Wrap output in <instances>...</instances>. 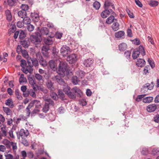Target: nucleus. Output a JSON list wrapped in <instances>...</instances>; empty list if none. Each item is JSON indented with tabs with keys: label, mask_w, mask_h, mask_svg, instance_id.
Listing matches in <instances>:
<instances>
[{
	"label": "nucleus",
	"mask_w": 159,
	"mask_h": 159,
	"mask_svg": "<svg viewBox=\"0 0 159 159\" xmlns=\"http://www.w3.org/2000/svg\"><path fill=\"white\" fill-rule=\"evenodd\" d=\"M70 71V70L66 63L61 62H60L57 71L58 74L62 76H64L66 75H69Z\"/></svg>",
	"instance_id": "f257e3e1"
},
{
	"label": "nucleus",
	"mask_w": 159,
	"mask_h": 159,
	"mask_svg": "<svg viewBox=\"0 0 159 159\" xmlns=\"http://www.w3.org/2000/svg\"><path fill=\"white\" fill-rule=\"evenodd\" d=\"M140 54H141L143 56L146 54L144 48L141 45L139 46L138 49H135L134 50L132 55L133 58L134 59H136L139 57Z\"/></svg>",
	"instance_id": "f03ea898"
},
{
	"label": "nucleus",
	"mask_w": 159,
	"mask_h": 159,
	"mask_svg": "<svg viewBox=\"0 0 159 159\" xmlns=\"http://www.w3.org/2000/svg\"><path fill=\"white\" fill-rule=\"evenodd\" d=\"M44 100L45 102L43 106L42 111L43 112L46 113L49 110L50 106H54V102L50 98H45L44 99Z\"/></svg>",
	"instance_id": "7ed1b4c3"
},
{
	"label": "nucleus",
	"mask_w": 159,
	"mask_h": 159,
	"mask_svg": "<svg viewBox=\"0 0 159 159\" xmlns=\"http://www.w3.org/2000/svg\"><path fill=\"white\" fill-rule=\"evenodd\" d=\"M30 39L32 43L35 44H39L42 40L41 34L38 32H36L34 34L31 35Z\"/></svg>",
	"instance_id": "20e7f679"
},
{
	"label": "nucleus",
	"mask_w": 159,
	"mask_h": 159,
	"mask_svg": "<svg viewBox=\"0 0 159 159\" xmlns=\"http://www.w3.org/2000/svg\"><path fill=\"white\" fill-rule=\"evenodd\" d=\"M63 89L64 92L69 98L73 99L76 98V94H75L73 88L72 89H70V87L67 85Z\"/></svg>",
	"instance_id": "39448f33"
},
{
	"label": "nucleus",
	"mask_w": 159,
	"mask_h": 159,
	"mask_svg": "<svg viewBox=\"0 0 159 159\" xmlns=\"http://www.w3.org/2000/svg\"><path fill=\"white\" fill-rule=\"evenodd\" d=\"M27 62L28 64V66L31 67V68H32L34 66L36 67L39 65L38 61L36 58L34 57H28L27 58Z\"/></svg>",
	"instance_id": "423d86ee"
},
{
	"label": "nucleus",
	"mask_w": 159,
	"mask_h": 159,
	"mask_svg": "<svg viewBox=\"0 0 159 159\" xmlns=\"http://www.w3.org/2000/svg\"><path fill=\"white\" fill-rule=\"evenodd\" d=\"M29 134V132L28 130H25L23 129H21L19 132V135H17V138L18 139H20L21 137L22 139H25Z\"/></svg>",
	"instance_id": "0eeeda50"
},
{
	"label": "nucleus",
	"mask_w": 159,
	"mask_h": 159,
	"mask_svg": "<svg viewBox=\"0 0 159 159\" xmlns=\"http://www.w3.org/2000/svg\"><path fill=\"white\" fill-rule=\"evenodd\" d=\"M70 49L69 47L63 45L61 48L60 52L63 57H65L70 52Z\"/></svg>",
	"instance_id": "6e6552de"
},
{
	"label": "nucleus",
	"mask_w": 159,
	"mask_h": 159,
	"mask_svg": "<svg viewBox=\"0 0 159 159\" xmlns=\"http://www.w3.org/2000/svg\"><path fill=\"white\" fill-rule=\"evenodd\" d=\"M40 52H38L36 54V56L39 60L40 65L43 67H46L47 65V61L43 58L42 56L40 55Z\"/></svg>",
	"instance_id": "1a4fd4ad"
},
{
	"label": "nucleus",
	"mask_w": 159,
	"mask_h": 159,
	"mask_svg": "<svg viewBox=\"0 0 159 159\" xmlns=\"http://www.w3.org/2000/svg\"><path fill=\"white\" fill-rule=\"evenodd\" d=\"M77 60V56L75 54H72L69 55L67 57V61L71 64L75 62Z\"/></svg>",
	"instance_id": "9d476101"
},
{
	"label": "nucleus",
	"mask_w": 159,
	"mask_h": 159,
	"mask_svg": "<svg viewBox=\"0 0 159 159\" xmlns=\"http://www.w3.org/2000/svg\"><path fill=\"white\" fill-rule=\"evenodd\" d=\"M55 80L60 85L63 86V88L67 86L64 80L59 75H56L55 77Z\"/></svg>",
	"instance_id": "9b49d317"
},
{
	"label": "nucleus",
	"mask_w": 159,
	"mask_h": 159,
	"mask_svg": "<svg viewBox=\"0 0 159 159\" xmlns=\"http://www.w3.org/2000/svg\"><path fill=\"white\" fill-rule=\"evenodd\" d=\"M157 108V105L155 104H150L147 107V111L150 112H153L155 111Z\"/></svg>",
	"instance_id": "f8f14e48"
},
{
	"label": "nucleus",
	"mask_w": 159,
	"mask_h": 159,
	"mask_svg": "<svg viewBox=\"0 0 159 159\" xmlns=\"http://www.w3.org/2000/svg\"><path fill=\"white\" fill-rule=\"evenodd\" d=\"M28 80L29 84L31 85L32 88L34 90H36L37 85L35 81L32 77L28 78Z\"/></svg>",
	"instance_id": "ddd939ff"
},
{
	"label": "nucleus",
	"mask_w": 159,
	"mask_h": 159,
	"mask_svg": "<svg viewBox=\"0 0 159 159\" xmlns=\"http://www.w3.org/2000/svg\"><path fill=\"white\" fill-rule=\"evenodd\" d=\"M93 63V60L90 58H89L84 61L83 62V64L85 67H89L91 66Z\"/></svg>",
	"instance_id": "4468645a"
},
{
	"label": "nucleus",
	"mask_w": 159,
	"mask_h": 159,
	"mask_svg": "<svg viewBox=\"0 0 159 159\" xmlns=\"http://www.w3.org/2000/svg\"><path fill=\"white\" fill-rule=\"evenodd\" d=\"M31 17L32 20L34 22H38L39 19V16L37 13H31Z\"/></svg>",
	"instance_id": "2eb2a0df"
},
{
	"label": "nucleus",
	"mask_w": 159,
	"mask_h": 159,
	"mask_svg": "<svg viewBox=\"0 0 159 159\" xmlns=\"http://www.w3.org/2000/svg\"><path fill=\"white\" fill-rule=\"evenodd\" d=\"M110 6H111L113 9H115L114 5L112 3L111 0H105L104 4L105 8L108 9Z\"/></svg>",
	"instance_id": "dca6fc26"
},
{
	"label": "nucleus",
	"mask_w": 159,
	"mask_h": 159,
	"mask_svg": "<svg viewBox=\"0 0 159 159\" xmlns=\"http://www.w3.org/2000/svg\"><path fill=\"white\" fill-rule=\"evenodd\" d=\"M49 49V47L48 46H43L41 49L42 53L45 57L47 56L48 54V51Z\"/></svg>",
	"instance_id": "f3484780"
},
{
	"label": "nucleus",
	"mask_w": 159,
	"mask_h": 159,
	"mask_svg": "<svg viewBox=\"0 0 159 159\" xmlns=\"http://www.w3.org/2000/svg\"><path fill=\"white\" fill-rule=\"evenodd\" d=\"M145 64V61L143 59L139 58L138 59L136 62V64L138 66L140 67H142Z\"/></svg>",
	"instance_id": "a211bd4d"
},
{
	"label": "nucleus",
	"mask_w": 159,
	"mask_h": 159,
	"mask_svg": "<svg viewBox=\"0 0 159 159\" xmlns=\"http://www.w3.org/2000/svg\"><path fill=\"white\" fill-rule=\"evenodd\" d=\"M49 65L50 68L53 70H57V68L56 63L55 61L52 60H51L49 62Z\"/></svg>",
	"instance_id": "6ab92c4d"
},
{
	"label": "nucleus",
	"mask_w": 159,
	"mask_h": 159,
	"mask_svg": "<svg viewBox=\"0 0 159 159\" xmlns=\"http://www.w3.org/2000/svg\"><path fill=\"white\" fill-rule=\"evenodd\" d=\"M73 90L74 91L75 94H76L78 97H80L83 95L80 89L76 87L73 88Z\"/></svg>",
	"instance_id": "aec40b11"
},
{
	"label": "nucleus",
	"mask_w": 159,
	"mask_h": 159,
	"mask_svg": "<svg viewBox=\"0 0 159 159\" xmlns=\"http://www.w3.org/2000/svg\"><path fill=\"white\" fill-rule=\"evenodd\" d=\"M110 14L109 10L106 9L102 11L101 13V16L103 18H107Z\"/></svg>",
	"instance_id": "412c9836"
},
{
	"label": "nucleus",
	"mask_w": 159,
	"mask_h": 159,
	"mask_svg": "<svg viewBox=\"0 0 159 159\" xmlns=\"http://www.w3.org/2000/svg\"><path fill=\"white\" fill-rule=\"evenodd\" d=\"M49 33L48 30L46 27H44L42 28L40 31L39 33L41 35H47Z\"/></svg>",
	"instance_id": "4be33fe9"
},
{
	"label": "nucleus",
	"mask_w": 159,
	"mask_h": 159,
	"mask_svg": "<svg viewBox=\"0 0 159 159\" xmlns=\"http://www.w3.org/2000/svg\"><path fill=\"white\" fill-rule=\"evenodd\" d=\"M48 88L51 91H53L55 89L53 86V83L51 80H48L46 83Z\"/></svg>",
	"instance_id": "5701e85b"
},
{
	"label": "nucleus",
	"mask_w": 159,
	"mask_h": 159,
	"mask_svg": "<svg viewBox=\"0 0 159 159\" xmlns=\"http://www.w3.org/2000/svg\"><path fill=\"white\" fill-rule=\"evenodd\" d=\"M117 20L116 19H115L114 16L113 15H111L106 20V22L108 24H110L113 21H116Z\"/></svg>",
	"instance_id": "b1692460"
},
{
	"label": "nucleus",
	"mask_w": 159,
	"mask_h": 159,
	"mask_svg": "<svg viewBox=\"0 0 159 159\" xmlns=\"http://www.w3.org/2000/svg\"><path fill=\"white\" fill-rule=\"evenodd\" d=\"M21 70L25 74H27L28 72L31 73L33 71V69L31 67H30L29 66H27L26 68H23L21 69Z\"/></svg>",
	"instance_id": "393cba45"
},
{
	"label": "nucleus",
	"mask_w": 159,
	"mask_h": 159,
	"mask_svg": "<svg viewBox=\"0 0 159 159\" xmlns=\"http://www.w3.org/2000/svg\"><path fill=\"white\" fill-rule=\"evenodd\" d=\"M6 19L9 21H11L12 19V15L11 12L9 10H7L5 11Z\"/></svg>",
	"instance_id": "a878e982"
},
{
	"label": "nucleus",
	"mask_w": 159,
	"mask_h": 159,
	"mask_svg": "<svg viewBox=\"0 0 159 159\" xmlns=\"http://www.w3.org/2000/svg\"><path fill=\"white\" fill-rule=\"evenodd\" d=\"M27 82V79L24 77L23 74H21L19 79V82L20 84H23L24 83H26Z\"/></svg>",
	"instance_id": "bb28decb"
},
{
	"label": "nucleus",
	"mask_w": 159,
	"mask_h": 159,
	"mask_svg": "<svg viewBox=\"0 0 159 159\" xmlns=\"http://www.w3.org/2000/svg\"><path fill=\"white\" fill-rule=\"evenodd\" d=\"M4 4H5L8 3L10 6H12L15 5L16 2V0H4Z\"/></svg>",
	"instance_id": "cd10ccee"
},
{
	"label": "nucleus",
	"mask_w": 159,
	"mask_h": 159,
	"mask_svg": "<svg viewBox=\"0 0 159 159\" xmlns=\"http://www.w3.org/2000/svg\"><path fill=\"white\" fill-rule=\"evenodd\" d=\"M49 38L45 39H44V43L48 45H52L53 43L52 39V37L49 36Z\"/></svg>",
	"instance_id": "c85d7f7f"
},
{
	"label": "nucleus",
	"mask_w": 159,
	"mask_h": 159,
	"mask_svg": "<svg viewBox=\"0 0 159 159\" xmlns=\"http://www.w3.org/2000/svg\"><path fill=\"white\" fill-rule=\"evenodd\" d=\"M34 103L30 102L25 109V111L28 117L29 116L31 113L30 109L32 108L33 106Z\"/></svg>",
	"instance_id": "c756f323"
},
{
	"label": "nucleus",
	"mask_w": 159,
	"mask_h": 159,
	"mask_svg": "<svg viewBox=\"0 0 159 159\" xmlns=\"http://www.w3.org/2000/svg\"><path fill=\"white\" fill-rule=\"evenodd\" d=\"M85 73L82 70H79L76 73V75L77 77L79 78L82 79L84 76Z\"/></svg>",
	"instance_id": "7c9ffc66"
},
{
	"label": "nucleus",
	"mask_w": 159,
	"mask_h": 159,
	"mask_svg": "<svg viewBox=\"0 0 159 159\" xmlns=\"http://www.w3.org/2000/svg\"><path fill=\"white\" fill-rule=\"evenodd\" d=\"M119 24L117 22H114L111 26L112 30L115 31L118 30L119 29Z\"/></svg>",
	"instance_id": "2f4dec72"
},
{
	"label": "nucleus",
	"mask_w": 159,
	"mask_h": 159,
	"mask_svg": "<svg viewBox=\"0 0 159 159\" xmlns=\"http://www.w3.org/2000/svg\"><path fill=\"white\" fill-rule=\"evenodd\" d=\"M127 45L125 43H122L119 46V50L121 51H125L127 48Z\"/></svg>",
	"instance_id": "473e14b6"
},
{
	"label": "nucleus",
	"mask_w": 159,
	"mask_h": 159,
	"mask_svg": "<svg viewBox=\"0 0 159 159\" xmlns=\"http://www.w3.org/2000/svg\"><path fill=\"white\" fill-rule=\"evenodd\" d=\"M18 16L22 18L25 17L27 16V12L26 11H24L20 10L18 11Z\"/></svg>",
	"instance_id": "72a5a7b5"
},
{
	"label": "nucleus",
	"mask_w": 159,
	"mask_h": 159,
	"mask_svg": "<svg viewBox=\"0 0 159 159\" xmlns=\"http://www.w3.org/2000/svg\"><path fill=\"white\" fill-rule=\"evenodd\" d=\"M125 34V32L123 31H119L115 34V36L116 38H119L124 36Z\"/></svg>",
	"instance_id": "f704fd0d"
},
{
	"label": "nucleus",
	"mask_w": 159,
	"mask_h": 159,
	"mask_svg": "<svg viewBox=\"0 0 159 159\" xmlns=\"http://www.w3.org/2000/svg\"><path fill=\"white\" fill-rule=\"evenodd\" d=\"M153 99L152 97H145L143 99V101L145 103H150L151 102Z\"/></svg>",
	"instance_id": "c9c22d12"
},
{
	"label": "nucleus",
	"mask_w": 159,
	"mask_h": 159,
	"mask_svg": "<svg viewBox=\"0 0 159 159\" xmlns=\"http://www.w3.org/2000/svg\"><path fill=\"white\" fill-rule=\"evenodd\" d=\"M6 104L10 108H12L14 107V104L12 100L11 99H9L6 101Z\"/></svg>",
	"instance_id": "e433bc0d"
},
{
	"label": "nucleus",
	"mask_w": 159,
	"mask_h": 159,
	"mask_svg": "<svg viewBox=\"0 0 159 159\" xmlns=\"http://www.w3.org/2000/svg\"><path fill=\"white\" fill-rule=\"evenodd\" d=\"M21 45L25 48H28L30 44V42L28 40H24L21 41Z\"/></svg>",
	"instance_id": "4c0bfd02"
},
{
	"label": "nucleus",
	"mask_w": 159,
	"mask_h": 159,
	"mask_svg": "<svg viewBox=\"0 0 159 159\" xmlns=\"http://www.w3.org/2000/svg\"><path fill=\"white\" fill-rule=\"evenodd\" d=\"M3 109L4 112L8 115H11L12 113L11 111L8 107H3Z\"/></svg>",
	"instance_id": "58836bf2"
},
{
	"label": "nucleus",
	"mask_w": 159,
	"mask_h": 159,
	"mask_svg": "<svg viewBox=\"0 0 159 159\" xmlns=\"http://www.w3.org/2000/svg\"><path fill=\"white\" fill-rule=\"evenodd\" d=\"M23 23L28 25L29 24H30L31 20L30 18L27 17L26 16L25 17L23 18Z\"/></svg>",
	"instance_id": "ea45409f"
},
{
	"label": "nucleus",
	"mask_w": 159,
	"mask_h": 159,
	"mask_svg": "<svg viewBox=\"0 0 159 159\" xmlns=\"http://www.w3.org/2000/svg\"><path fill=\"white\" fill-rule=\"evenodd\" d=\"M26 36V34L25 32L22 30L19 31V38L20 39H24Z\"/></svg>",
	"instance_id": "a19ab883"
},
{
	"label": "nucleus",
	"mask_w": 159,
	"mask_h": 159,
	"mask_svg": "<svg viewBox=\"0 0 159 159\" xmlns=\"http://www.w3.org/2000/svg\"><path fill=\"white\" fill-rule=\"evenodd\" d=\"M35 77L39 81H43V77L42 76L39 74L37 73L35 74Z\"/></svg>",
	"instance_id": "79ce46f5"
},
{
	"label": "nucleus",
	"mask_w": 159,
	"mask_h": 159,
	"mask_svg": "<svg viewBox=\"0 0 159 159\" xmlns=\"http://www.w3.org/2000/svg\"><path fill=\"white\" fill-rule=\"evenodd\" d=\"M93 6L94 8L96 10L99 9L100 7V3L98 1H95L93 4Z\"/></svg>",
	"instance_id": "37998d69"
},
{
	"label": "nucleus",
	"mask_w": 159,
	"mask_h": 159,
	"mask_svg": "<svg viewBox=\"0 0 159 159\" xmlns=\"http://www.w3.org/2000/svg\"><path fill=\"white\" fill-rule=\"evenodd\" d=\"M158 2L156 1L151 0L149 3V5L151 7H155L158 4Z\"/></svg>",
	"instance_id": "c03bdc74"
},
{
	"label": "nucleus",
	"mask_w": 159,
	"mask_h": 159,
	"mask_svg": "<svg viewBox=\"0 0 159 159\" xmlns=\"http://www.w3.org/2000/svg\"><path fill=\"white\" fill-rule=\"evenodd\" d=\"M72 82L74 85H76L78 83L79 80L76 76L72 77Z\"/></svg>",
	"instance_id": "a18cd8bd"
},
{
	"label": "nucleus",
	"mask_w": 159,
	"mask_h": 159,
	"mask_svg": "<svg viewBox=\"0 0 159 159\" xmlns=\"http://www.w3.org/2000/svg\"><path fill=\"white\" fill-rule=\"evenodd\" d=\"M11 27L10 28L9 30V31L10 33H13L14 32H15L16 30V27L15 25L11 24Z\"/></svg>",
	"instance_id": "49530a36"
},
{
	"label": "nucleus",
	"mask_w": 159,
	"mask_h": 159,
	"mask_svg": "<svg viewBox=\"0 0 159 159\" xmlns=\"http://www.w3.org/2000/svg\"><path fill=\"white\" fill-rule=\"evenodd\" d=\"M20 65L22 67V69L23 68L26 67L27 66L26 61L24 59L21 60L20 61Z\"/></svg>",
	"instance_id": "de8ad7c7"
},
{
	"label": "nucleus",
	"mask_w": 159,
	"mask_h": 159,
	"mask_svg": "<svg viewBox=\"0 0 159 159\" xmlns=\"http://www.w3.org/2000/svg\"><path fill=\"white\" fill-rule=\"evenodd\" d=\"M48 118L51 121H53L55 120V116L52 113L48 114Z\"/></svg>",
	"instance_id": "09e8293b"
},
{
	"label": "nucleus",
	"mask_w": 159,
	"mask_h": 159,
	"mask_svg": "<svg viewBox=\"0 0 159 159\" xmlns=\"http://www.w3.org/2000/svg\"><path fill=\"white\" fill-rule=\"evenodd\" d=\"M21 10L26 11L29 9V7L28 5L26 4H22L20 6Z\"/></svg>",
	"instance_id": "8fccbe9b"
},
{
	"label": "nucleus",
	"mask_w": 159,
	"mask_h": 159,
	"mask_svg": "<svg viewBox=\"0 0 159 159\" xmlns=\"http://www.w3.org/2000/svg\"><path fill=\"white\" fill-rule=\"evenodd\" d=\"M52 98L53 99L57 100L58 99V96L57 94L55 92H52L50 94Z\"/></svg>",
	"instance_id": "3c124183"
},
{
	"label": "nucleus",
	"mask_w": 159,
	"mask_h": 159,
	"mask_svg": "<svg viewBox=\"0 0 159 159\" xmlns=\"http://www.w3.org/2000/svg\"><path fill=\"white\" fill-rule=\"evenodd\" d=\"M145 96V95L144 94L140 95L138 96L136 98V101L138 102H140L141 100Z\"/></svg>",
	"instance_id": "603ef678"
},
{
	"label": "nucleus",
	"mask_w": 159,
	"mask_h": 159,
	"mask_svg": "<svg viewBox=\"0 0 159 159\" xmlns=\"http://www.w3.org/2000/svg\"><path fill=\"white\" fill-rule=\"evenodd\" d=\"M27 30L30 31H33L34 29V26L30 24L27 25Z\"/></svg>",
	"instance_id": "864d4df0"
},
{
	"label": "nucleus",
	"mask_w": 159,
	"mask_h": 159,
	"mask_svg": "<svg viewBox=\"0 0 159 159\" xmlns=\"http://www.w3.org/2000/svg\"><path fill=\"white\" fill-rule=\"evenodd\" d=\"M58 95L61 99H64V94L61 90H59L58 92Z\"/></svg>",
	"instance_id": "5fc2aeb1"
},
{
	"label": "nucleus",
	"mask_w": 159,
	"mask_h": 159,
	"mask_svg": "<svg viewBox=\"0 0 159 159\" xmlns=\"http://www.w3.org/2000/svg\"><path fill=\"white\" fill-rule=\"evenodd\" d=\"M159 152V150L158 148H154L152 150V154L154 156L157 155Z\"/></svg>",
	"instance_id": "6e6d98bb"
},
{
	"label": "nucleus",
	"mask_w": 159,
	"mask_h": 159,
	"mask_svg": "<svg viewBox=\"0 0 159 159\" xmlns=\"http://www.w3.org/2000/svg\"><path fill=\"white\" fill-rule=\"evenodd\" d=\"M26 118L23 115L21 114L19 115V117L17 119V120L18 121L20 120H25L26 119Z\"/></svg>",
	"instance_id": "4d7b16f0"
},
{
	"label": "nucleus",
	"mask_w": 159,
	"mask_h": 159,
	"mask_svg": "<svg viewBox=\"0 0 159 159\" xmlns=\"http://www.w3.org/2000/svg\"><path fill=\"white\" fill-rule=\"evenodd\" d=\"M65 111V109L62 107H60L58 109V111L60 114L64 113Z\"/></svg>",
	"instance_id": "13d9d810"
},
{
	"label": "nucleus",
	"mask_w": 159,
	"mask_h": 159,
	"mask_svg": "<svg viewBox=\"0 0 159 159\" xmlns=\"http://www.w3.org/2000/svg\"><path fill=\"white\" fill-rule=\"evenodd\" d=\"M145 85L147 88H149V90H151L153 89L154 85L153 84L151 85L149 83H146L145 84Z\"/></svg>",
	"instance_id": "bf43d9fd"
},
{
	"label": "nucleus",
	"mask_w": 159,
	"mask_h": 159,
	"mask_svg": "<svg viewBox=\"0 0 159 159\" xmlns=\"http://www.w3.org/2000/svg\"><path fill=\"white\" fill-rule=\"evenodd\" d=\"M149 90V88H147L144 84L141 89V91L142 93H145Z\"/></svg>",
	"instance_id": "052dcab7"
},
{
	"label": "nucleus",
	"mask_w": 159,
	"mask_h": 159,
	"mask_svg": "<svg viewBox=\"0 0 159 159\" xmlns=\"http://www.w3.org/2000/svg\"><path fill=\"white\" fill-rule=\"evenodd\" d=\"M131 54V52L129 51H125L124 53V55L128 59L130 58Z\"/></svg>",
	"instance_id": "680f3d73"
},
{
	"label": "nucleus",
	"mask_w": 159,
	"mask_h": 159,
	"mask_svg": "<svg viewBox=\"0 0 159 159\" xmlns=\"http://www.w3.org/2000/svg\"><path fill=\"white\" fill-rule=\"evenodd\" d=\"M21 143L25 146H27L29 145L28 141L25 139H22Z\"/></svg>",
	"instance_id": "e2e57ef3"
},
{
	"label": "nucleus",
	"mask_w": 159,
	"mask_h": 159,
	"mask_svg": "<svg viewBox=\"0 0 159 159\" xmlns=\"http://www.w3.org/2000/svg\"><path fill=\"white\" fill-rule=\"evenodd\" d=\"M154 121L156 123H158L159 122V115L157 114L154 117Z\"/></svg>",
	"instance_id": "0e129e2a"
},
{
	"label": "nucleus",
	"mask_w": 159,
	"mask_h": 159,
	"mask_svg": "<svg viewBox=\"0 0 159 159\" xmlns=\"http://www.w3.org/2000/svg\"><path fill=\"white\" fill-rule=\"evenodd\" d=\"M21 53L23 56H24L25 57H28V55L27 51L25 50H23Z\"/></svg>",
	"instance_id": "69168bd1"
},
{
	"label": "nucleus",
	"mask_w": 159,
	"mask_h": 159,
	"mask_svg": "<svg viewBox=\"0 0 159 159\" xmlns=\"http://www.w3.org/2000/svg\"><path fill=\"white\" fill-rule=\"evenodd\" d=\"M62 34L61 33H56L55 37L58 39H61L62 36Z\"/></svg>",
	"instance_id": "338daca9"
},
{
	"label": "nucleus",
	"mask_w": 159,
	"mask_h": 159,
	"mask_svg": "<svg viewBox=\"0 0 159 159\" xmlns=\"http://www.w3.org/2000/svg\"><path fill=\"white\" fill-rule=\"evenodd\" d=\"M141 153L143 155H146L148 153V150L147 148H143L141 152Z\"/></svg>",
	"instance_id": "774afa93"
}]
</instances>
